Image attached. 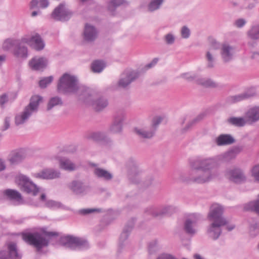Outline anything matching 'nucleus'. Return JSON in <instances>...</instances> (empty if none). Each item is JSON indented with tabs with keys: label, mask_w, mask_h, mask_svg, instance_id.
I'll use <instances>...</instances> for the list:
<instances>
[{
	"label": "nucleus",
	"mask_w": 259,
	"mask_h": 259,
	"mask_svg": "<svg viewBox=\"0 0 259 259\" xmlns=\"http://www.w3.org/2000/svg\"><path fill=\"white\" fill-rule=\"evenodd\" d=\"M135 132L139 138L145 139L152 138L155 133L154 130L150 126H144L141 128H135Z\"/></svg>",
	"instance_id": "26"
},
{
	"label": "nucleus",
	"mask_w": 259,
	"mask_h": 259,
	"mask_svg": "<svg viewBox=\"0 0 259 259\" xmlns=\"http://www.w3.org/2000/svg\"><path fill=\"white\" fill-rule=\"evenodd\" d=\"M62 245L71 249L87 248L89 246L88 242L81 238L70 235L64 236L60 239Z\"/></svg>",
	"instance_id": "8"
},
{
	"label": "nucleus",
	"mask_w": 259,
	"mask_h": 259,
	"mask_svg": "<svg viewBox=\"0 0 259 259\" xmlns=\"http://www.w3.org/2000/svg\"><path fill=\"white\" fill-rule=\"evenodd\" d=\"M223 212L224 209L221 205L218 204H213L210 208L207 215L208 219L210 221L214 222H220L222 221L224 223L228 224L227 220L223 217Z\"/></svg>",
	"instance_id": "12"
},
{
	"label": "nucleus",
	"mask_w": 259,
	"mask_h": 259,
	"mask_svg": "<svg viewBox=\"0 0 259 259\" xmlns=\"http://www.w3.org/2000/svg\"><path fill=\"white\" fill-rule=\"evenodd\" d=\"M215 142L218 146H221L233 144L235 140L231 135L221 134L215 139Z\"/></svg>",
	"instance_id": "30"
},
{
	"label": "nucleus",
	"mask_w": 259,
	"mask_h": 259,
	"mask_svg": "<svg viewBox=\"0 0 259 259\" xmlns=\"http://www.w3.org/2000/svg\"><path fill=\"white\" fill-rule=\"evenodd\" d=\"M124 0H111L108 5V10L113 15L117 7L123 5Z\"/></svg>",
	"instance_id": "40"
},
{
	"label": "nucleus",
	"mask_w": 259,
	"mask_h": 259,
	"mask_svg": "<svg viewBox=\"0 0 259 259\" xmlns=\"http://www.w3.org/2000/svg\"><path fill=\"white\" fill-rule=\"evenodd\" d=\"M49 3L48 0H31L29 4L30 10L38 9L39 8L45 9L48 7Z\"/></svg>",
	"instance_id": "36"
},
{
	"label": "nucleus",
	"mask_w": 259,
	"mask_h": 259,
	"mask_svg": "<svg viewBox=\"0 0 259 259\" xmlns=\"http://www.w3.org/2000/svg\"><path fill=\"white\" fill-rule=\"evenodd\" d=\"M204 117V115L201 114L198 115L196 117L189 122L186 126L181 130V133L184 134L188 131L194 124L201 120Z\"/></svg>",
	"instance_id": "38"
},
{
	"label": "nucleus",
	"mask_w": 259,
	"mask_h": 259,
	"mask_svg": "<svg viewBox=\"0 0 259 259\" xmlns=\"http://www.w3.org/2000/svg\"><path fill=\"white\" fill-rule=\"evenodd\" d=\"M248 36L252 39H259V26L256 25L252 26L248 31Z\"/></svg>",
	"instance_id": "43"
},
{
	"label": "nucleus",
	"mask_w": 259,
	"mask_h": 259,
	"mask_svg": "<svg viewBox=\"0 0 259 259\" xmlns=\"http://www.w3.org/2000/svg\"><path fill=\"white\" fill-rule=\"evenodd\" d=\"M181 36L184 38H188L190 35V31L187 26H183L181 31Z\"/></svg>",
	"instance_id": "55"
},
{
	"label": "nucleus",
	"mask_w": 259,
	"mask_h": 259,
	"mask_svg": "<svg viewBox=\"0 0 259 259\" xmlns=\"http://www.w3.org/2000/svg\"><path fill=\"white\" fill-rule=\"evenodd\" d=\"M26 157L25 152L22 150L12 151L9 155L8 161L12 165H16L21 162Z\"/></svg>",
	"instance_id": "25"
},
{
	"label": "nucleus",
	"mask_w": 259,
	"mask_h": 259,
	"mask_svg": "<svg viewBox=\"0 0 259 259\" xmlns=\"http://www.w3.org/2000/svg\"><path fill=\"white\" fill-rule=\"evenodd\" d=\"M100 211V209H96V208H86V209H82L79 210V212L80 214L86 215L89 213H91L94 212H99Z\"/></svg>",
	"instance_id": "56"
},
{
	"label": "nucleus",
	"mask_w": 259,
	"mask_h": 259,
	"mask_svg": "<svg viewBox=\"0 0 259 259\" xmlns=\"http://www.w3.org/2000/svg\"><path fill=\"white\" fill-rule=\"evenodd\" d=\"M4 194L10 200L20 201L22 200L21 194L17 191L7 189L4 191Z\"/></svg>",
	"instance_id": "35"
},
{
	"label": "nucleus",
	"mask_w": 259,
	"mask_h": 259,
	"mask_svg": "<svg viewBox=\"0 0 259 259\" xmlns=\"http://www.w3.org/2000/svg\"><path fill=\"white\" fill-rule=\"evenodd\" d=\"M9 101L8 96L7 94L5 93L0 95V105L2 108L4 107V105Z\"/></svg>",
	"instance_id": "57"
},
{
	"label": "nucleus",
	"mask_w": 259,
	"mask_h": 259,
	"mask_svg": "<svg viewBox=\"0 0 259 259\" xmlns=\"http://www.w3.org/2000/svg\"><path fill=\"white\" fill-rule=\"evenodd\" d=\"M87 138L93 141H104L111 142V140L107 137L106 134L103 132H91L87 135Z\"/></svg>",
	"instance_id": "32"
},
{
	"label": "nucleus",
	"mask_w": 259,
	"mask_h": 259,
	"mask_svg": "<svg viewBox=\"0 0 259 259\" xmlns=\"http://www.w3.org/2000/svg\"><path fill=\"white\" fill-rule=\"evenodd\" d=\"M97 36V31L92 25L86 24L83 32V37L88 41H94Z\"/></svg>",
	"instance_id": "29"
},
{
	"label": "nucleus",
	"mask_w": 259,
	"mask_h": 259,
	"mask_svg": "<svg viewBox=\"0 0 259 259\" xmlns=\"http://www.w3.org/2000/svg\"><path fill=\"white\" fill-rule=\"evenodd\" d=\"M6 168V165L5 162V161L0 158V172L4 170Z\"/></svg>",
	"instance_id": "64"
},
{
	"label": "nucleus",
	"mask_w": 259,
	"mask_h": 259,
	"mask_svg": "<svg viewBox=\"0 0 259 259\" xmlns=\"http://www.w3.org/2000/svg\"><path fill=\"white\" fill-rule=\"evenodd\" d=\"M45 205L49 208H59L61 206V203L53 200H49L46 201Z\"/></svg>",
	"instance_id": "51"
},
{
	"label": "nucleus",
	"mask_w": 259,
	"mask_h": 259,
	"mask_svg": "<svg viewBox=\"0 0 259 259\" xmlns=\"http://www.w3.org/2000/svg\"><path fill=\"white\" fill-rule=\"evenodd\" d=\"M84 87H79L77 78L68 73H64L59 79L57 84L58 91L62 94L75 93L78 90L83 92Z\"/></svg>",
	"instance_id": "3"
},
{
	"label": "nucleus",
	"mask_w": 259,
	"mask_h": 259,
	"mask_svg": "<svg viewBox=\"0 0 259 259\" xmlns=\"http://www.w3.org/2000/svg\"><path fill=\"white\" fill-rule=\"evenodd\" d=\"M157 259H176V258L168 254H163L157 257Z\"/></svg>",
	"instance_id": "62"
},
{
	"label": "nucleus",
	"mask_w": 259,
	"mask_h": 259,
	"mask_svg": "<svg viewBox=\"0 0 259 259\" xmlns=\"http://www.w3.org/2000/svg\"><path fill=\"white\" fill-rule=\"evenodd\" d=\"M245 118H247L248 123L251 124L259 120V106L249 109L246 113Z\"/></svg>",
	"instance_id": "31"
},
{
	"label": "nucleus",
	"mask_w": 259,
	"mask_h": 259,
	"mask_svg": "<svg viewBox=\"0 0 259 259\" xmlns=\"http://www.w3.org/2000/svg\"><path fill=\"white\" fill-rule=\"evenodd\" d=\"M82 94H79V99L87 104L91 105L97 111H101L108 105V100L103 96H97L89 89H83Z\"/></svg>",
	"instance_id": "4"
},
{
	"label": "nucleus",
	"mask_w": 259,
	"mask_h": 259,
	"mask_svg": "<svg viewBox=\"0 0 259 259\" xmlns=\"http://www.w3.org/2000/svg\"><path fill=\"white\" fill-rule=\"evenodd\" d=\"M228 122L233 125L236 126H243L245 125L246 123H248L247 118L244 119L242 117H231L228 119Z\"/></svg>",
	"instance_id": "37"
},
{
	"label": "nucleus",
	"mask_w": 259,
	"mask_h": 259,
	"mask_svg": "<svg viewBox=\"0 0 259 259\" xmlns=\"http://www.w3.org/2000/svg\"><path fill=\"white\" fill-rule=\"evenodd\" d=\"M164 0H152L149 4L148 9L150 12H153L159 9Z\"/></svg>",
	"instance_id": "44"
},
{
	"label": "nucleus",
	"mask_w": 259,
	"mask_h": 259,
	"mask_svg": "<svg viewBox=\"0 0 259 259\" xmlns=\"http://www.w3.org/2000/svg\"><path fill=\"white\" fill-rule=\"evenodd\" d=\"M22 39L19 40V44L15 48L14 54L18 57L26 58L27 56V49L22 44Z\"/></svg>",
	"instance_id": "33"
},
{
	"label": "nucleus",
	"mask_w": 259,
	"mask_h": 259,
	"mask_svg": "<svg viewBox=\"0 0 259 259\" xmlns=\"http://www.w3.org/2000/svg\"><path fill=\"white\" fill-rule=\"evenodd\" d=\"M127 167L131 181L136 184H140L141 182V175L143 170L138 163L135 159L131 158L127 163Z\"/></svg>",
	"instance_id": "10"
},
{
	"label": "nucleus",
	"mask_w": 259,
	"mask_h": 259,
	"mask_svg": "<svg viewBox=\"0 0 259 259\" xmlns=\"http://www.w3.org/2000/svg\"><path fill=\"white\" fill-rule=\"evenodd\" d=\"M164 39L166 44L170 45L175 42V37L172 34L169 33L164 36Z\"/></svg>",
	"instance_id": "54"
},
{
	"label": "nucleus",
	"mask_w": 259,
	"mask_h": 259,
	"mask_svg": "<svg viewBox=\"0 0 259 259\" xmlns=\"http://www.w3.org/2000/svg\"><path fill=\"white\" fill-rule=\"evenodd\" d=\"M157 242L156 241H152L148 245V251L150 254L155 252L157 250Z\"/></svg>",
	"instance_id": "53"
},
{
	"label": "nucleus",
	"mask_w": 259,
	"mask_h": 259,
	"mask_svg": "<svg viewBox=\"0 0 259 259\" xmlns=\"http://www.w3.org/2000/svg\"><path fill=\"white\" fill-rule=\"evenodd\" d=\"M162 118L160 116H157L153 118L152 121V124L150 125L151 127H152L156 132V129L159 124L161 122Z\"/></svg>",
	"instance_id": "52"
},
{
	"label": "nucleus",
	"mask_w": 259,
	"mask_h": 259,
	"mask_svg": "<svg viewBox=\"0 0 259 259\" xmlns=\"http://www.w3.org/2000/svg\"><path fill=\"white\" fill-rule=\"evenodd\" d=\"M158 58H155L153 59L150 63L147 64L145 66V68L146 69H150V68L153 67L157 64V63L158 62Z\"/></svg>",
	"instance_id": "61"
},
{
	"label": "nucleus",
	"mask_w": 259,
	"mask_h": 259,
	"mask_svg": "<svg viewBox=\"0 0 259 259\" xmlns=\"http://www.w3.org/2000/svg\"><path fill=\"white\" fill-rule=\"evenodd\" d=\"M19 39H8L3 44V48L5 50H8L11 49H15L16 46L19 45Z\"/></svg>",
	"instance_id": "42"
},
{
	"label": "nucleus",
	"mask_w": 259,
	"mask_h": 259,
	"mask_svg": "<svg viewBox=\"0 0 259 259\" xmlns=\"http://www.w3.org/2000/svg\"><path fill=\"white\" fill-rule=\"evenodd\" d=\"M134 226V220L129 222L127 225L125 226L123 229L122 232L121 233L119 237V249L122 248L125 245L124 242L126 240L130 232L132 231Z\"/></svg>",
	"instance_id": "27"
},
{
	"label": "nucleus",
	"mask_w": 259,
	"mask_h": 259,
	"mask_svg": "<svg viewBox=\"0 0 259 259\" xmlns=\"http://www.w3.org/2000/svg\"><path fill=\"white\" fill-rule=\"evenodd\" d=\"M220 55L223 62L228 63L233 59L234 49L228 44H223L220 49Z\"/></svg>",
	"instance_id": "21"
},
{
	"label": "nucleus",
	"mask_w": 259,
	"mask_h": 259,
	"mask_svg": "<svg viewBox=\"0 0 259 259\" xmlns=\"http://www.w3.org/2000/svg\"><path fill=\"white\" fill-rule=\"evenodd\" d=\"M18 183L21 190L27 194L36 196L39 192V188L30 179L24 175H20L17 178Z\"/></svg>",
	"instance_id": "7"
},
{
	"label": "nucleus",
	"mask_w": 259,
	"mask_h": 259,
	"mask_svg": "<svg viewBox=\"0 0 259 259\" xmlns=\"http://www.w3.org/2000/svg\"><path fill=\"white\" fill-rule=\"evenodd\" d=\"M218 46L216 45L214 46H211L205 53L204 60L207 69H213L216 65L217 59L216 50L218 49Z\"/></svg>",
	"instance_id": "15"
},
{
	"label": "nucleus",
	"mask_w": 259,
	"mask_h": 259,
	"mask_svg": "<svg viewBox=\"0 0 259 259\" xmlns=\"http://www.w3.org/2000/svg\"><path fill=\"white\" fill-rule=\"evenodd\" d=\"M42 98L39 96H32L30 102L21 112L16 114L15 116V123L17 126L24 124L27 122L31 115L38 110L40 102Z\"/></svg>",
	"instance_id": "5"
},
{
	"label": "nucleus",
	"mask_w": 259,
	"mask_h": 259,
	"mask_svg": "<svg viewBox=\"0 0 259 259\" xmlns=\"http://www.w3.org/2000/svg\"><path fill=\"white\" fill-rule=\"evenodd\" d=\"M58 235V233L55 232L44 231L42 233L28 232L22 234V238L26 243L35 247L37 251H39L49 245L50 240L47 237H52Z\"/></svg>",
	"instance_id": "2"
},
{
	"label": "nucleus",
	"mask_w": 259,
	"mask_h": 259,
	"mask_svg": "<svg viewBox=\"0 0 259 259\" xmlns=\"http://www.w3.org/2000/svg\"><path fill=\"white\" fill-rule=\"evenodd\" d=\"M53 80V77L52 76L45 77L39 81V87L41 88H45L48 84H50L52 82Z\"/></svg>",
	"instance_id": "48"
},
{
	"label": "nucleus",
	"mask_w": 259,
	"mask_h": 259,
	"mask_svg": "<svg viewBox=\"0 0 259 259\" xmlns=\"http://www.w3.org/2000/svg\"><path fill=\"white\" fill-rule=\"evenodd\" d=\"M60 167L65 170L73 171L76 169L75 165L67 158H62L59 161Z\"/></svg>",
	"instance_id": "34"
},
{
	"label": "nucleus",
	"mask_w": 259,
	"mask_h": 259,
	"mask_svg": "<svg viewBox=\"0 0 259 259\" xmlns=\"http://www.w3.org/2000/svg\"><path fill=\"white\" fill-rule=\"evenodd\" d=\"M138 76V73L135 71L124 72L121 74V77L117 82V86L119 88H125L131 82L135 80Z\"/></svg>",
	"instance_id": "17"
},
{
	"label": "nucleus",
	"mask_w": 259,
	"mask_h": 259,
	"mask_svg": "<svg viewBox=\"0 0 259 259\" xmlns=\"http://www.w3.org/2000/svg\"><path fill=\"white\" fill-rule=\"evenodd\" d=\"M256 95V92L254 89H251L240 94L229 97L227 99V102L229 104L235 103L242 100L249 99Z\"/></svg>",
	"instance_id": "24"
},
{
	"label": "nucleus",
	"mask_w": 259,
	"mask_h": 259,
	"mask_svg": "<svg viewBox=\"0 0 259 259\" xmlns=\"http://www.w3.org/2000/svg\"><path fill=\"white\" fill-rule=\"evenodd\" d=\"M227 224L222 221L220 222H212L207 228L206 232L208 236L213 240H217L222 232L221 227Z\"/></svg>",
	"instance_id": "14"
},
{
	"label": "nucleus",
	"mask_w": 259,
	"mask_h": 259,
	"mask_svg": "<svg viewBox=\"0 0 259 259\" xmlns=\"http://www.w3.org/2000/svg\"><path fill=\"white\" fill-rule=\"evenodd\" d=\"M154 178L153 176H149L142 182V185L144 188H148L153 185Z\"/></svg>",
	"instance_id": "47"
},
{
	"label": "nucleus",
	"mask_w": 259,
	"mask_h": 259,
	"mask_svg": "<svg viewBox=\"0 0 259 259\" xmlns=\"http://www.w3.org/2000/svg\"><path fill=\"white\" fill-rule=\"evenodd\" d=\"M181 77L182 78L186 79L189 81H191V80L194 79L195 78L196 76H195V75H194V74H192L191 73H190L189 72H186V73H182L181 75Z\"/></svg>",
	"instance_id": "58"
},
{
	"label": "nucleus",
	"mask_w": 259,
	"mask_h": 259,
	"mask_svg": "<svg viewBox=\"0 0 259 259\" xmlns=\"http://www.w3.org/2000/svg\"><path fill=\"white\" fill-rule=\"evenodd\" d=\"M250 58L253 60H255L259 61V52H253L251 53Z\"/></svg>",
	"instance_id": "63"
},
{
	"label": "nucleus",
	"mask_w": 259,
	"mask_h": 259,
	"mask_svg": "<svg viewBox=\"0 0 259 259\" xmlns=\"http://www.w3.org/2000/svg\"><path fill=\"white\" fill-rule=\"evenodd\" d=\"M194 218H190L187 219L184 224V230L185 232L188 235L193 236L197 232L195 226L197 221L200 219L199 215L194 214Z\"/></svg>",
	"instance_id": "23"
},
{
	"label": "nucleus",
	"mask_w": 259,
	"mask_h": 259,
	"mask_svg": "<svg viewBox=\"0 0 259 259\" xmlns=\"http://www.w3.org/2000/svg\"><path fill=\"white\" fill-rule=\"evenodd\" d=\"M257 0H247L244 1V6L243 8L246 10H250L255 7Z\"/></svg>",
	"instance_id": "50"
},
{
	"label": "nucleus",
	"mask_w": 259,
	"mask_h": 259,
	"mask_svg": "<svg viewBox=\"0 0 259 259\" xmlns=\"http://www.w3.org/2000/svg\"><path fill=\"white\" fill-rule=\"evenodd\" d=\"M72 12L64 3L60 4L56 7L51 14V17L57 21H68L72 16Z\"/></svg>",
	"instance_id": "9"
},
{
	"label": "nucleus",
	"mask_w": 259,
	"mask_h": 259,
	"mask_svg": "<svg viewBox=\"0 0 259 259\" xmlns=\"http://www.w3.org/2000/svg\"><path fill=\"white\" fill-rule=\"evenodd\" d=\"M22 40L37 51L42 50L45 46L44 40L38 33H35L29 38L24 37L22 38Z\"/></svg>",
	"instance_id": "18"
},
{
	"label": "nucleus",
	"mask_w": 259,
	"mask_h": 259,
	"mask_svg": "<svg viewBox=\"0 0 259 259\" xmlns=\"http://www.w3.org/2000/svg\"><path fill=\"white\" fill-rule=\"evenodd\" d=\"M246 21L244 19L240 18L235 21V25L238 28H241L246 24Z\"/></svg>",
	"instance_id": "60"
},
{
	"label": "nucleus",
	"mask_w": 259,
	"mask_h": 259,
	"mask_svg": "<svg viewBox=\"0 0 259 259\" xmlns=\"http://www.w3.org/2000/svg\"><path fill=\"white\" fill-rule=\"evenodd\" d=\"M242 149V146H236L215 157H196L189 161L190 170L187 174L181 173L178 180L186 184L208 183L214 178L212 170L218 166L219 161H231L236 157Z\"/></svg>",
	"instance_id": "1"
},
{
	"label": "nucleus",
	"mask_w": 259,
	"mask_h": 259,
	"mask_svg": "<svg viewBox=\"0 0 259 259\" xmlns=\"http://www.w3.org/2000/svg\"><path fill=\"white\" fill-rule=\"evenodd\" d=\"M63 102L61 98L59 97H54L51 98L48 104L47 110H51L54 107L62 105Z\"/></svg>",
	"instance_id": "41"
},
{
	"label": "nucleus",
	"mask_w": 259,
	"mask_h": 259,
	"mask_svg": "<svg viewBox=\"0 0 259 259\" xmlns=\"http://www.w3.org/2000/svg\"><path fill=\"white\" fill-rule=\"evenodd\" d=\"M198 83L204 87H215L216 84L210 79L200 78L198 80Z\"/></svg>",
	"instance_id": "46"
},
{
	"label": "nucleus",
	"mask_w": 259,
	"mask_h": 259,
	"mask_svg": "<svg viewBox=\"0 0 259 259\" xmlns=\"http://www.w3.org/2000/svg\"><path fill=\"white\" fill-rule=\"evenodd\" d=\"M91 165L94 167L93 174L98 179L105 181H110L113 179V174L109 171L99 167L95 163H92Z\"/></svg>",
	"instance_id": "20"
},
{
	"label": "nucleus",
	"mask_w": 259,
	"mask_h": 259,
	"mask_svg": "<svg viewBox=\"0 0 259 259\" xmlns=\"http://www.w3.org/2000/svg\"><path fill=\"white\" fill-rule=\"evenodd\" d=\"M69 189L76 195L84 196L86 195L90 190L89 186L80 180H73L68 185Z\"/></svg>",
	"instance_id": "13"
},
{
	"label": "nucleus",
	"mask_w": 259,
	"mask_h": 259,
	"mask_svg": "<svg viewBox=\"0 0 259 259\" xmlns=\"http://www.w3.org/2000/svg\"><path fill=\"white\" fill-rule=\"evenodd\" d=\"M125 113L118 111L114 115V120L111 125L109 131L114 134L120 133L122 130V122L125 118Z\"/></svg>",
	"instance_id": "16"
},
{
	"label": "nucleus",
	"mask_w": 259,
	"mask_h": 259,
	"mask_svg": "<svg viewBox=\"0 0 259 259\" xmlns=\"http://www.w3.org/2000/svg\"><path fill=\"white\" fill-rule=\"evenodd\" d=\"M251 176L255 181L259 183V164L256 165L252 168Z\"/></svg>",
	"instance_id": "49"
},
{
	"label": "nucleus",
	"mask_w": 259,
	"mask_h": 259,
	"mask_svg": "<svg viewBox=\"0 0 259 259\" xmlns=\"http://www.w3.org/2000/svg\"><path fill=\"white\" fill-rule=\"evenodd\" d=\"M48 64V60L45 57H35L29 62L31 68L34 70H40L45 68Z\"/></svg>",
	"instance_id": "28"
},
{
	"label": "nucleus",
	"mask_w": 259,
	"mask_h": 259,
	"mask_svg": "<svg viewBox=\"0 0 259 259\" xmlns=\"http://www.w3.org/2000/svg\"><path fill=\"white\" fill-rule=\"evenodd\" d=\"M22 254L17 244L14 242H8L0 250V259H21Z\"/></svg>",
	"instance_id": "6"
},
{
	"label": "nucleus",
	"mask_w": 259,
	"mask_h": 259,
	"mask_svg": "<svg viewBox=\"0 0 259 259\" xmlns=\"http://www.w3.org/2000/svg\"><path fill=\"white\" fill-rule=\"evenodd\" d=\"M91 67L94 72L100 73L105 67V63L101 60H96L92 63Z\"/></svg>",
	"instance_id": "39"
},
{
	"label": "nucleus",
	"mask_w": 259,
	"mask_h": 259,
	"mask_svg": "<svg viewBox=\"0 0 259 259\" xmlns=\"http://www.w3.org/2000/svg\"><path fill=\"white\" fill-rule=\"evenodd\" d=\"M176 208L173 206H166L158 208L153 206L147 207L145 209V212L147 214L157 217L165 215H170L175 212Z\"/></svg>",
	"instance_id": "11"
},
{
	"label": "nucleus",
	"mask_w": 259,
	"mask_h": 259,
	"mask_svg": "<svg viewBox=\"0 0 259 259\" xmlns=\"http://www.w3.org/2000/svg\"><path fill=\"white\" fill-rule=\"evenodd\" d=\"M228 174L230 180L235 183L241 184L246 181V177L243 171L240 168H235L230 169Z\"/></svg>",
	"instance_id": "22"
},
{
	"label": "nucleus",
	"mask_w": 259,
	"mask_h": 259,
	"mask_svg": "<svg viewBox=\"0 0 259 259\" xmlns=\"http://www.w3.org/2000/svg\"><path fill=\"white\" fill-rule=\"evenodd\" d=\"M60 172L53 168H46L34 174V176L38 179L52 180L60 177Z\"/></svg>",
	"instance_id": "19"
},
{
	"label": "nucleus",
	"mask_w": 259,
	"mask_h": 259,
	"mask_svg": "<svg viewBox=\"0 0 259 259\" xmlns=\"http://www.w3.org/2000/svg\"><path fill=\"white\" fill-rule=\"evenodd\" d=\"M247 210H251L259 214V199L249 202L245 206Z\"/></svg>",
	"instance_id": "45"
},
{
	"label": "nucleus",
	"mask_w": 259,
	"mask_h": 259,
	"mask_svg": "<svg viewBox=\"0 0 259 259\" xmlns=\"http://www.w3.org/2000/svg\"><path fill=\"white\" fill-rule=\"evenodd\" d=\"M11 118L10 117H6L4 119V125L2 128L3 131L8 130L10 126Z\"/></svg>",
	"instance_id": "59"
}]
</instances>
